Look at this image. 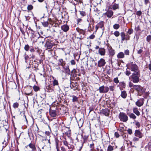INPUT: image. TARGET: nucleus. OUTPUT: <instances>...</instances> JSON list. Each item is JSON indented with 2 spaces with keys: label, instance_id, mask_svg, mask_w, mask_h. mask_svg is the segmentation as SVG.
<instances>
[{
  "label": "nucleus",
  "instance_id": "f257e3e1",
  "mask_svg": "<svg viewBox=\"0 0 151 151\" xmlns=\"http://www.w3.org/2000/svg\"><path fill=\"white\" fill-rule=\"evenodd\" d=\"M127 68L131 69L132 71H134L135 73L138 72V68L134 62H130L127 65Z\"/></svg>",
  "mask_w": 151,
  "mask_h": 151
},
{
  "label": "nucleus",
  "instance_id": "f03ea898",
  "mask_svg": "<svg viewBox=\"0 0 151 151\" xmlns=\"http://www.w3.org/2000/svg\"><path fill=\"white\" fill-rule=\"evenodd\" d=\"M138 72H137L136 73H134L129 77V78L130 80L131 79V81L133 83H137L139 81V78L138 76Z\"/></svg>",
  "mask_w": 151,
  "mask_h": 151
},
{
  "label": "nucleus",
  "instance_id": "7ed1b4c3",
  "mask_svg": "<svg viewBox=\"0 0 151 151\" xmlns=\"http://www.w3.org/2000/svg\"><path fill=\"white\" fill-rule=\"evenodd\" d=\"M120 120L124 122H126L128 119V117L126 114L124 113L121 112L119 116Z\"/></svg>",
  "mask_w": 151,
  "mask_h": 151
},
{
  "label": "nucleus",
  "instance_id": "20e7f679",
  "mask_svg": "<svg viewBox=\"0 0 151 151\" xmlns=\"http://www.w3.org/2000/svg\"><path fill=\"white\" fill-rule=\"evenodd\" d=\"M98 90L100 93H106L108 92L109 88L107 86L105 87L104 86H102L99 87Z\"/></svg>",
  "mask_w": 151,
  "mask_h": 151
},
{
  "label": "nucleus",
  "instance_id": "39448f33",
  "mask_svg": "<svg viewBox=\"0 0 151 151\" xmlns=\"http://www.w3.org/2000/svg\"><path fill=\"white\" fill-rule=\"evenodd\" d=\"M133 88L136 90L138 93H143L144 91L143 87L140 85H134Z\"/></svg>",
  "mask_w": 151,
  "mask_h": 151
},
{
  "label": "nucleus",
  "instance_id": "423d86ee",
  "mask_svg": "<svg viewBox=\"0 0 151 151\" xmlns=\"http://www.w3.org/2000/svg\"><path fill=\"white\" fill-rule=\"evenodd\" d=\"M108 50L109 52V55L113 56L114 55L115 53L114 50L111 46H108Z\"/></svg>",
  "mask_w": 151,
  "mask_h": 151
},
{
  "label": "nucleus",
  "instance_id": "0eeeda50",
  "mask_svg": "<svg viewBox=\"0 0 151 151\" xmlns=\"http://www.w3.org/2000/svg\"><path fill=\"white\" fill-rule=\"evenodd\" d=\"M144 99L141 98L138 100L136 102V105L139 107H140L142 106L144 104Z\"/></svg>",
  "mask_w": 151,
  "mask_h": 151
},
{
  "label": "nucleus",
  "instance_id": "6e6552de",
  "mask_svg": "<svg viewBox=\"0 0 151 151\" xmlns=\"http://www.w3.org/2000/svg\"><path fill=\"white\" fill-rule=\"evenodd\" d=\"M134 135L139 138H141L143 137V134L139 130H136L135 132Z\"/></svg>",
  "mask_w": 151,
  "mask_h": 151
},
{
  "label": "nucleus",
  "instance_id": "1a4fd4ad",
  "mask_svg": "<svg viewBox=\"0 0 151 151\" xmlns=\"http://www.w3.org/2000/svg\"><path fill=\"white\" fill-rule=\"evenodd\" d=\"M105 64V60L103 58H101L98 62V65L99 67H101L104 66Z\"/></svg>",
  "mask_w": 151,
  "mask_h": 151
},
{
  "label": "nucleus",
  "instance_id": "9d476101",
  "mask_svg": "<svg viewBox=\"0 0 151 151\" xmlns=\"http://www.w3.org/2000/svg\"><path fill=\"white\" fill-rule=\"evenodd\" d=\"M113 14V12L112 11L109 10L104 14V15L107 16L108 17L110 18L112 16Z\"/></svg>",
  "mask_w": 151,
  "mask_h": 151
},
{
  "label": "nucleus",
  "instance_id": "9b49d317",
  "mask_svg": "<svg viewBox=\"0 0 151 151\" xmlns=\"http://www.w3.org/2000/svg\"><path fill=\"white\" fill-rule=\"evenodd\" d=\"M99 53L101 55H105L106 51L104 48H99Z\"/></svg>",
  "mask_w": 151,
  "mask_h": 151
},
{
  "label": "nucleus",
  "instance_id": "f8f14e48",
  "mask_svg": "<svg viewBox=\"0 0 151 151\" xmlns=\"http://www.w3.org/2000/svg\"><path fill=\"white\" fill-rule=\"evenodd\" d=\"M59 63H58L59 65H61L63 67L65 64V61H64L62 59H60L58 60Z\"/></svg>",
  "mask_w": 151,
  "mask_h": 151
},
{
  "label": "nucleus",
  "instance_id": "ddd939ff",
  "mask_svg": "<svg viewBox=\"0 0 151 151\" xmlns=\"http://www.w3.org/2000/svg\"><path fill=\"white\" fill-rule=\"evenodd\" d=\"M51 19H48L47 21H44L43 22H42V24L44 27H46L48 26V24L49 23L50 24H51Z\"/></svg>",
  "mask_w": 151,
  "mask_h": 151
},
{
  "label": "nucleus",
  "instance_id": "4468645a",
  "mask_svg": "<svg viewBox=\"0 0 151 151\" xmlns=\"http://www.w3.org/2000/svg\"><path fill=\"white\" fill-rule=\"evenodd\" d=\"M62 29L65 32H67L69 29V27L66 25H64L61 27Z\"/></svg>",
  "mask_w": 151,
  "mask_h": 151
},
{
  "label": "nucleus",
  "instance_id": "2eb2a0df",
  "mask_svg": "<svg viewBox=\"0 0 151 151\" xmlns=\"http://www.w3.org/2000/svg\"><path fill=\"white\" fill-rule=\"evenodd\" d=\"M50 116L52 117H55L57 115L56 111L55 110H52L50 111Z\"/></svg>",
  "mask_w": 151,
  "mask_h": 151
},
{
  "label": "nucleus",
  "instance_id": "dca6fc26",
  "mask_svg": "<svg viewBox=\"0 0 151 151\" xmlns=\"http://www.w3.org/2000/svg\"><path fill=\"white\" fill-rule=\"evenodd\" d=\"M117 56L118 58H123L124 57V55L123 52H120L117 55Z\"/></svg>",
  "mask_w": 151,
  "mask_h": 151
},
{
  "label": "nucleus",
  "instance_id": "f3484780",
  "mask_svg": "<svg viewBox=\"0 0 151 151\" xmlns=\"http://www.w3.org/2000/svg\"><path fill=\"white\" fill-rule=\"evenodd\" d=\"M29 146L30 148L32 149V151H34L36 150V148L35 145L32 143H30L29 145H27L26 147Z\"/></svg>",
  "mask_w": 151,
  "mask_h": 151
},
{
  "label": "nucleus",
  "instance_id": "a211bd4d",
  "mask_svg": "<svg viewBox=\"0 0 151 151\" xmlns=\"http://www.w3.org/2000/svg\"><path fill=\"white\" fill-rule=\"evenodd\" d=\"M119 4L114 3L112 6V9L113 10H115L119 9Z\"/></svg>",
  "mask_w": 151,
  "mask_h": 151
},
{
  "label": "nucleus",
  "instance_id": "6ab92c4d",
  "mask_svg": "<svg viewBox=\"0 0 151 151\" xmlns=\"http://www.w3.org/2000/svg\"><path fill=\"white\" fill-rule=\"evenodd\" d=\"M133 112L137 116H139L140 115V112L138 111L137 108H134L133 109Z\"/></svg>",
  "mask_w": 151,
  "mask_h": 151
},
{
  "label": "nucleus",
  "instance_id": "aec40b11",
  "mask_svg": "<svg viewBox=\"0 0 151 151\" xmlns=\"http://www.w3.org/2000/svg\"><path fill=\"white\" fill-rule=\"evenodd\" d=\"M121 95L122 98L124 99L126 98L127 96V94L126 91H122Z\"/></svg>",
  "mask_w": 151,
  "mask_h": 151
},
{
  "label": "nucleus",
  "instance_id": "412c9836",
  "mask_svg": "<svg viewBox=\"0 0 151 151\" xmlns=\"http://www.w3.org/2000/svg\"><path fill=\"white\" fill-rule=\"evenodd\" d=\"M121 36V37L122 40V41H124L125 40H127L126 39V37L125 33L124 32H122L120 33Z\"/></svg>",
  "mask_w": 151,
  "mask_h": 151
},
{
  "label": "nucleus",
  "instance_id": "4be33fe9",
  "mask_svg": "<svg viewBox=\"0 0 151 151\" xmlns=\"http://www.w3.org/2000/svg\"><path fill=\"white\" fill-rule=\"evenodd\" d=\"M63 145L65 146H66V147H67L68 149H70L71 147L68 146V142L65 139L63 140Z\"/></svg>",
  "mask_w": 151,
  "mask_h": 151
},
{
  "label": "nucleus",
  "instance_id": "5701e85b",
  "mask_svg": "<svg viewBox=\"0 0 151 151\" xmlns=\"http://www.w3.org/2000/svg\"><path fill=\"white\" fill-rule=\"evenodd\" d=\"M77 31L79 33L82 34L84 35L85 33V32L83 29H79V28H77L76 29Z\"/></svg>",
  "mask_w": 151,
  "mask_h": 151
},
{
  "label": "nucleus",
  "instance_id": "b1692460",
  "mask_svg": "<svg viewBox=\"0 0 151 151\" xmlns=\"http://www.w3.org/2000/svg\"><path fill=\"white\" fill-rule=\"evenodd\" d=\"M98 27L101 28H102L104 26V23L102 21L100 22L97 24Z\"/></svg>",
  "mask_w": 151,
  "mask_h": 151
},
{
  "label": "nucleus",
  "instance_id": "393cba45",
  "mask_svg": "<svg viewBox=\"0 0 151 151\" xmlns=\"http://www.w3.org/2000/svg\"><path fill=\"white\" fill-rule=\"evenodd\" d=\"M19 106V104L17 102H16V103H14L13 105V107L15 109L16 108H18Z\"/></svg>",
  "mask_w": 151,
  "mask_h": 151
},
{
  "label": "nucleus",
  "instance_id": "a878e982",
  "mask_svg": "<svg viewBox=\"0 0 151 151\" xmlns=\"http://www.w3.org/2000/svg\"><path fill=\"white\" fill-rule=\"evenodd\" d=\"M72 97V101L73 102H75L78 101V98L77 97L74 96H73Z\"/></svg>",
  "mask_w": 151,
  "mask_h": 151
},
{
  "label": "nucleus",
  "instance_id": "bb28decb",
  "mask_svg": "<svg viewBox=\"0 0 151 151\" xmlns=\"http://www.w3.org/2000/svg\"><path fill=\"white\" fill-rule=\"evenodd\" d=\"M129 117L131 118L134 119L136 118V117L135 115L133 113H131L129 115Z\"/></svg>",
  "mask_w": 151,
  "mask_h": 151
},
{
  "label": "nucleus",
  "instance_id": "cd10ccee",
  "mask_svg": "<svg viewBox=\"0 0 151 151\" xmlns=\"http://www.w3.org/2000/svg\"><path fill=\"white\" fill-rule=\"evenodd\" d=\"M113 150V147L110 145L108 147L107 151H112Z\"/></svg>",
  "mask_w": 151,
  "mask_h": 151
},
{
  "label": "nucleus",
  "instance_id": "c85d7f7f",
  "mask_svg": "<svg viewBox=\"0 0 151 151\" xmlns=\"http://www.w3.org/2000/svg\"><path fill=\"white\" fill-rule=\"evenodd\" d=\"M80 14L81 15L82 17L85 16H86V12H85L83 11H80Z\"/></svg>",
  "mask_w": 151,
  "mask_h": 151
},
{
  "label": "nucleus",
  "instance_id": "c756f323",
  "mask_svg": "<svg viewBox=\"0 0 151 151\" xmlns=\"http://www.w3.org/2000/svg\"><path fill=\"white\" fill-rule=\"evenodd\" d=\"M24 57L25 60V62L27 63V61L28 60L29 56L28 55L25 54L24 55Z\"/></svg>",
  "mask_w": 151,
  "mask_h": 151
},
{
  "label": "nucleus",
  "instance_id": "7c9ffc66",
  "mask_svg": "<svg viewBox=\"0 0 151 151\" xmlns=\"http://www.w3.org/2000/svg\"><path fill=\"white\" fill-rule=\"evenodd\" d=\"M114 34L115 35V36L118 37L120 33L118 31H116L114 32Z\"/></svg>",
  "mask_w": 151,
  "mask_h": 151
},
{
  "label": "nucleus",
  "instance_id": "2f4dec72",
  "mask_svg": "<svg viewBox=\"0 0 151 151\" xmlns=\"http://www.w3.org/2000/svg\"><path fill=\"white\" fill-rule=\"evenodd\" d=\"M53 83V86L58 85V81L55 79L54 80Z\"/></svg>",
  "mask_w": 151,
  "mask_h": 151
},
{
  "label": "nucleus",
  "instance_id": "473e14b6",
  "mask_svg": "<svg viewBox=\"0 0 151 151\" xmlns=\"http://www.w3.org/2000/svg\"><path fill=\"white\" fill-rule=\"evenodd\" d=\"M33 8V6L31 5H29L27 7V9L28 10H31Z\"/></svg>",
  "mask_w": 151,
  "mask_h": 151
},
{
  "label": "nucleus",
  "instance_id": "72a5a7b5",
  "mask_svg": "<svg viewBox=\"0 0 151 151\" xmlns=\"http://www.w3.org/2000/svg\"><path fill=\"white\" fill-rule=\"evenodd\" d=\"M142 14V12L140 11H138L136 12V14L137 15L140 16Z\"/></svg>",
  "mask_w": 151,
  "mask_h": 151
},
{
  "label": "nucleus",
  "instance_id": "f704fd0d",
  "mask_svg": "<svg viewBox=\"0 0 151 151\" xmlns=\"http://www.w3.org/2000/svg\"><path fill=\"white\" fill-rule=\"evenodd\" d=\"M29 46L28 45H25L24 47V49L25 50L27 51L29 50Z\"/></svg>",
  "mask_w": 151,
  "mask_h": 151
},
{
  "label": "nucleus",
  "instance_id": "c9c22d12",
  "mask_svg": "<svg viewBox=\"0 0 151 151\" xmlns=\"http://www.w3.org/2000/svg\"><path fill=\"white\" fill-rule=\"evenodd\" d=\"M139 138H138L134 137H133V138L132 139V141L134 142H136L139 140Z\"/></svg>",
  "mask_w": 151,
  "mask_h": 151
},
{
  "label": "nucleus",
  "instance_id": "e433bc0d",
  "mask_svg": "<svg viewBox=\"0 0 151 151\" xmlns=\"http://www.w3.org/2000/svg\"><path fill=\"white\" fill-rule=\"evenodd\" d=\"M114 82L116 84L118 83L119 82L117 77L114 78Z\"/></svg>",
  "mask_w": 151,
  "mask_h": 151
},
{
  "label": "nucleus",
  "instance_id": "4c0bfd02",
  "mask_svg": "<svg viewBox=\"0 0 151 151\" xmlns=\"http://www.w3.org/2000/svg\"><path fill=\"white\" fill-rule=\"evenodd\" d=\"M119 25L118 24H115L114 25V28L115 29H117L119 28Z\"/></svg>",
  "mask_w": 151,
  "mask_h": 151
},
{
  "label": "nucleus",
  "instance_id": "58836bf2",
  "mask_svg": "<svg viewBox=\"0 0 151 151\" xmlns=\"http://www.w3.org/2000/svg\"><path fill=\"white\" fill-rule=\"evenodd\" d=\"M129 86L130 88H134V85H133V83L130 81L129 83Z\"/></svg>",
  "mask_w": 151,
  "mask_h": 151
},
{
  "label": "nucleus",
  "instance_id": "ea45409f",
  "mask_svg": "<svg viewBox=\"0 0 151 151\" xmlns=\"http://www.w3.org/2000/svg\"><path fill=\"white\" fill-rule=\"evenodd\" d=\"M146 39L147 41L148 42H149L151 40V36L150 35L147 36V37Z\"/></svg>",
  "mask_w": 151,
  "mask_h": 151
},
{
  "label": "nucleus",
  "instance_id": "a19ab883",
  "mask_svg": "<svg viewBox=\"0 0 151 151\" xmlns=\"http://www.w3.org/2000/svg\"><path fill=\"white\" fill-rule=\"evenodd\" d=\"M47 47L48 49L51 48L52 47V44H51L50 43L49 44H47Z\"/></svg>",
  "mask_w": 151,
  "mask_h": 151
},
{
  "label": "nucleus",
  "instance_id": "79ce46f5",
  "mask_svg": "<svg viewBox=\"0 0 151 151\" xmlns=\"http://www.w3.org/2000/svg\"><path fill=\"white\" fill-rule=\"evenodd\" d=\"M33 89L34 91H38L39 90V87L36 86H34L33 87Z\"/></svg>",
  "mask_w": 151,
  "mask_h": 151
},
{
  "label": "nucleus",
  "instance_id": "37998d69",
  "mask_svg": "<svg viewBox=\"0 0 151 151\" xmlns=\"http://www.w3.org/2000/svg\"><path fill=\"white\" fill-rule=\"evenodd\" d=\"M127 132H128V134H131L132 133V130L131 129H129L127 130Z\"/></svg>",
  "mask_w": 151,
  "mask_h": 151
},
{
  "label": "nucleus",
  "instance_id": "c03bdc74",
  "mask_svg": "<svg viewBox=\"0 0 151 151\" xmlns=\"http://www.w3.org/2000/svg\"><path fill=\"white\" fill-rule=\"evenodd\" d=\"M130 74L131 73L130 71L127 70L125 72V74L127 76H129Z\"/></svg>",
  "mask_w": 151,
  "mask_h": 151
},
{
  "label": "nucleus",
  "instance_id": "a18cd8bd",
  "mask_svg": "<svg viewBox=\"0 0 151 151\" xmlns=\"http://www.w3.org/2000/svg\"><path fill=\"white\" fill-rule=\"evenodd\" d=\"M115 137L116 138H118L119 137V135L118 133L117 132H115L114 133Z\"/></svg>",
  "mask_w": 151,
  "mask_h": 151
},
{
  "label": "nucleus",
  "instance_id": "49530a36",
  "mask_svg": "<svg viewBox=\"0 0 151 151\" xmlns=\"http://www.w3.org/2000/svg\"><path fill=\"white\" fill-rule=\"evenodd\" d=\"M95 37V36L93 34L91 35L90 36H89V38L91 39H93Z\"/></svg>",
  "mask_w": 151,
  "mask_h": 151
},
{
  "label": "nucleus",
  "instance_id": "de8ad7c7",
  "mask_svg": "<svg viewBox=\"0 0 151 151\" xmlns=\"http://www.w3.org/2000/svg\"><path fill=\"white\" fill-rule=\"evenodd\" d=\"M129 51L127 50H125L124 51V53L126 55H128L129 54Z\"/></svg>",
  "mask_w": 151,
  "mask_h": 151
},
{
  "label": "nucleus",
  "instance_id": "09e8293b",
  "mask_svg": "<svg viewBox=\"0 0 151 151\" xmlns=\"http://www.w3.org/2000/svg\"><path fill=\"white\" fill-rule=\"evenodd\" d=\"M55 144H56V148H59V146H58V141L56 140L55 142Z\"/></svg>",
  "mask_w": 151,
  "mask_h": 151
},
{
  "label": "nucleus",
  "instance_id": "8fccbe9b",
  "mask_svg": "<svg viewBox=\"0 0 151 151\" xmlns=\"http://www.w3.org/2000/svg\"><path fill=\"white\" fill-rule=\"evenodd\" d=\"M70 63L71 65H75L76 64V62L74 60H72L70 61Z\"/></svg>",
  "mask_w": 151,
  "mask_h": 151
},
{
  "label": "nucleus",
  "instance_id": "3c124183",
  "mask_svg": "<svg viewBox=\"0 0 151 151\" xmlns=\"http://www.w3.org/2000/svg\"><path fill=\"white\" fill-rule=\"evenodd\" d=\"M133 31L132 29H129L128 33L130 35L132 33Z\"/></svg>",
  "mask_w": 151,
  "mask_h": 151
},
{
  "label": "nucleus",
  "instance_id": "603ef678",
  "mask_svg": "<svg viewBox=\"0 0 151 151\" xmlns=\"http://www.w3.org/2000/svg\"><path fill=\"white\" fill-rule=\"evenodd\" d=\"M110 90L111 91H113L114 90V87L113 86H109Z\"/></svg>",
  "mask_w": 151,
  "mask_h": 151
},
{
  "label": "nucleus",
  "instance_id": "864d4df0",
  "mask_svg": "<svg viewBox=\"0 0 151 151\" xmlns=\"http://www.w3.org/2000/svg\"><path fill=\"white\" fill-rule=\"evenodd\" d=\"M61 150L62 151H66V149L65 148L63 147L62 146L61 147Z\"/></svg>",
  "mask_w": 151,
  "mask_h": 151
},
{
  "label": "nucleus",
  "instance_id": "5fc2aeb1",
  "mask_svg": "<svg viewBox=\"0 0 151 151\" xmlns=\"http://www.w3.org/2000/svg\"><path fill=\"white\" fill-rule=\"evenodd\" d=\"M30 51L31 52H35V50L33 48H31L30 49Z\"/></svg>",
  "mask_w": 151,
  "mask_h": 151
},
{
  "label": "nucleus",
  "instance_id": "6e6d98bb",
  "mask_svg": "<svg viewBox=\"0 0 151 151\" xmlns=\"http://www.w3.org/2000/svg\"><path fill=\"white\" fill-rule=\"evenodd\" d=\"M45 134L47 136H49L50 134V133L49 131H46L45 132Z\"/></svg>",
  "mask_w": 151,
  "mask_h": 151
},
{
  "label": "nucleus",
  "instance_id": "4d7b16f0",
  "mask_svg": "<svg viewBox=\"0 0 151 151\" xmlns=\"http://www.w3.org/2000/svg\"><path fill=\"white\" fill-rule=\"evenodd\" d=\"M142 52V50L141 49L139 50L137 52V53L138 54H141Z\"/></svg>",
  "mask_w": 151,
  "mask_h": 151
},
{
  "label": "nucleus",
  "instance_id": "13d9d810",
  "mask_svg": "<svg viewBox=\"0 0 151 151\" xmlns=\"http://www.w3.org/2000/svg\"><path fill=\"white\" fill-rule=\"evenodd\" d=\"M135 29L137 31H138L140 30V27L139 26H138L137 27H135Z\"/></svg>",
  "mask_w": 151,
  "mask_h": 151
},
{
  "label": "nucleus",
  "instance_id": "bf43d9fd",
  "mask_svg": "<svg viewBox=\"0 0 151 151\" xmlns=\"http://www.w3.org/2000/svg\"><path fill=\"white\" fill-rule=\"evenodd\" d=\"M149 2V0H145V4H147Z\"/></svg>",
  "mask_w": 151,
  "mask_h": 151
},
{
  "label": "nucleus",
  "instance_id": "052dcab7",
  "mask_svg": "<svg viewBox=\"0 0 151 151\" xmlns=\"http://www.w3.org/2000/svg\"><path fill=\"white\" fill-rule=\"evenodd\" d=\"M90 147L91 148V149H92V148L94 149V148L93 147L94 144H90Z\"/></svg>",
  "mask_w": 151,
  "mask_h": 151
},
{
  "label": "nucleus",
  "instance_id": "680f3d73",
  "mask_svg": "<svg viewBox=\"0 0 151 151\" xmlns=\"http://www.w3.org/2000/svg\"><path fill=\"white\" fill-rule=\"evenodd\" d=\"M148 68L151 71V64H149L148 66Z\"/></svg>",
  "mask_w": 151,
  "mask_h": 151
},
{
  "label": "nucleus",
  "instance_id": "e2e57ef3",
  "mask_svg": "<svg viewBox=\"0 0 151 151\" xmlns=\"http://www.w3.org/2000/svg\"><path fill=\"white\" fill-rule=\"evenodd\" d=\"M89 151H96V149H93V148H92V149H91Z\"/></svg>",
  "mask_w": 151,
  "mask_h": 151
},
{
  "label": "nucleus",
  "instance_id": "0e129e2a",
  "mask_svg": "<svg viewBox=\"0 0 151 151\" xmlns=\"http://www.w3.org/2000/svg\"><path fill=\"white\" fill-rule=\"evenodd\" d=\"M81 19H78L77 21L78 24L79 23L81 22Z\"/></svg>",
  "mask_w": 151,
  "mask_h": 151
},
{
  "label": "nucleus",
  "instance_id": "69168bd1",
  "mask_svg": "<svg viewBox=\"0 0 151 151\" xmlns=\"http://www.w3.org/2000/svg\"><path fill=\"white\" fill-rule=\"evenodd\" d=\"M106 113L105 114V115H106V116H108L109 115V113H107V110H106Z\"/></svg>",
  "mask_w": 151,
  "mask_h": 151
},
{
  "label": "nucleus",
  "instance_id": "338daca9",
  "mask_svg": "<svg viewBox=\"0 0 151 151\" xmlns=\"http://www.w3.org/2000/svg\"><path fill=\"white\" fill-rule=\"evenodd\" d=\"M136 125L139 127L140 126V124H139V123L138 122L136 124Z\"/></svg>",
  "mask_w": 151,
  "mask_h": 151
},
{
  "label": "nucleus",
  "instance_id": "774afa93",
  "mask_svg": "<svg viewBox=\"0 0 151 151\" xmlns=\"http://www.w3.org/2000/svg\"><path fill=\"white\" fill-rule=\"evenodd\" d=\"M35 56L34 55H32L31 58H35Z\"/></svg>",
  "mask_w": 151,
  "mask_h": 151
}]
</instances>
